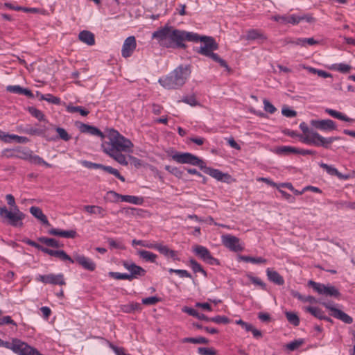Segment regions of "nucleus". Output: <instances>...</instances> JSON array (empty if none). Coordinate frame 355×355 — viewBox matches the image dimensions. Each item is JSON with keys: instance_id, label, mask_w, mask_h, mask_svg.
Listing matches in <instances>:
<instances>
[{"instance_id": "nucleus-1", "label": "nucleus", "mask_w": 355, "mask_h": 355, "mask_svg": "<svg viewBox=\"0 0 355 355\" xmlns=\"http://www.w3.org/2000/svg\"><path fill=\"white\" fill-rule=\"evenodd\" d=\"M194 33L175 28L166 24L153 32L152 38L155 39L157 44L166 49H185V41L196 40Z\"/></svg>"}, {"instance_id": "nucleus-2", "label": "nucleus", "mask_w": 355, "mask_h": 355, "mask_svg": "<svg viewBox=\"0 0 355 355\" xmlns=\"http://www.w3.org/2000/svg\"><path fill=\"white\" fill-rule=\"evenodd\" d=\"M171 158L179 164H187L192 166H197L201 170H203L204 173L219 181H223L224 178L230 177L227 173H224L218 169L207 167L202 159L190 153L175 152L171 155Z\"/></svg>"}, {"instance_id": "nucleus-3", "label": "nucleus", "mask_w": 355, "mask_h": 355, "mask_svg": "<svg viewBox=\"0 0 355 355\" xmlns=\"http://www.w3.org/2000/svg\"><path fill=\"white\" fill-rule=\"evenodd\" d=\"M6 200L9 206L12 207L8 209L6 206L0 207V218L1 222L7 225L15 228H21L24 226L23 220L26 214L20 211L16 205L15 199L12 194H7Z\"/></svg>"}, {"instance_id": "nucleus-4", "label": "nucleus", "mask_w": 355, "mask_h": 355, "mask_svg": "<svg viewBox=\"0 0 355 355\" xmlns=\"http://www.w3.org/2000/svg\"><path fill=\"white\" fill-rule=\"evenodd\" d=\"M191 73L190 64H180L165 77L159 79V84L167 89H180Z\"/></svg>"}, {"instance_id": "nucleus-5", "label": "nucleus", "mask_w": 355, "mask_h": 355, "mask_svg": "<svg viewBox=\"0 0 355 355\" xmlns=\"http://www.w3.org/2000/svg\"><path fill=\"white\" fill-rule=\"evenodd\" d=\"M108 142H103L101 145L103 152H128L133 147L131 141L121 135L118 131L110 129L108 132Z\"/></svg>"}, {"instance_id": "nucleus-6", "label": "nucleus", "mask_w": 355, "mask_h": 355, "mask_svg": "<svg viewBox=\"0 0 355 355\" xmlns=\"http://www.w3.org/2000/svg\"><path fill=\"white\" fill-rule=\"evenodd\" d=\"M197 37L196 40H191V42H197L201 41L203 42V45L200 46V49L197 52L201 55L211 58L215 62H218L222 67L226 68L230 70V68L225 60L220 58L217 53L213 51L218 49V44L216 42L215 40L212 37L209 36H200L197 33H194Z\"/></svg>"}, {"instance_id": "nucleus-7", "label": "nucleus", "mask_w": 355, "mask_h": 355, "mask_svg": "<svg viewBox=\"0 0 355 355\" xmlns=\"http://www.w3.org/2000/svg\"><path fill=\"white\" fill-rule=\"evenodd\" d=\"M339 139H341L340 137H324L313 130L306 135L301 137V141L303 143L326 149H330L331 144Z\"/></svg>"}, {"instance_id": "nucleus-8", "label": "nucleus", "mask_w": 355, "mask_h": 355, "mask_svg": "<svg viewBox=\"0 0 355 355\" xmlns=\"http://www.w3.org/2000/svg\"><path fill=\"white\" fill-rule=\"evenodd\" d=\"M308 285L319 295H325L327 297H334L338 299L340 297V293L338 289L329 284L325 285L324 284L310 280L308 282Z\"/></svg>"}, {"instance_id": "nucleus-9", "label": "nucleus", "mask_w": 355, "mask_h": 355, "mask_svg": "<svg viewBox=\"0 0 355 355\" xmlns=\"http://www.w3.org/2000/svg\"><path fill=\"white\" fill-rule=\"evenodd\" d=\"M223 245L232 252H241L244 247L240 243V239L232 234H223L221 236Z\"/></svg>"}, {"instance_id": "nucleus-10", "label": "nucleus", "mask_w": 355, "mask_h": 355, "mask_svg": "<svg viewBox=\"0 0 355 355\" xmlns=\"http://www.w3.org/2000/svg\"><path fill=\"white\" fill-rule=\"evenodd\" d=\"M35 280L46 284L60 286H63L66 284L64 275L62 273L57 275L53 273H50L48 275H39L36 277Z\"/></svg>"}, {"instance_id": "nucleus-11", "label": "nucleus", "mask_w": 355, "mask_h": 355, "mask_svg": "<svg viewBox=\"0 0 355 355\" xmlns=\"http://www.w3.org/2000/svg\"><path fill=\"white\" fill-rule=\"evenodd\" d=\"M123 266L128 270L130 273L128 274L129 281H132L134 279H138L144 277L146 274V270L142 267L136 265L135 263L130 261H123L122 262Z\"/></svg>"}, {"instance_id": "nucleus-12", "label": "nucleus", "mask_w": 355, "mask_h": 355, "mask_svg": "<svg viewBox=\"0 0 355 355\" xmlns=\"http://www.w3.org/2000/svg\"><path fill=\"white\" fill-rule=\"evenodd\" d=\"M13 352L17 355H35L40 352L28 343L17 338Z\"/></svg>"}, {"instance_id": "nucleus-13", "label": "nucleus", "mask_w": 355, "mask_h": 355, "mask_svg": "<svg viewBox=\"0 0 355 355\" xmlns=\"http://www.w3.org/2000/svg\"><path fill=\"white\" fill-rule=\"evenodd\" d=\"M193 252L207 263L210 265H219V261L211 256L207 248L202 245H196L193 248Z\"/></svg>"}, {"instance_id": "nucleus-14", "label": "nucleus", "mask_w": 355, "mask_h": 355, "mask_svg": "<svg viewBox=\"0 0 355 355\" xmlns=\"http://www.w3.org/2000/svg\"><path fill=\"white\" fill-rule=\"evenodd\" d=\"M73 259L74 260V262H76L85 270L88 271H94L96 268L95 262L92 259L84 255L76 254L73 256Z\"/></svg>"}, {"instance_id": "nucleus-15", "label": "nucleus", "mask_w": 355, "mask_h": 355, "mask_svg": "<svg viewBox=\"0 0 355 355\" xmlns=\"http://www.w3.org/2000/svg\"><path fill=\"white\" fill-rule=\"evenodd\" d=\"M311 125L323 131L334 130L337 128L336 123L331 119L311 120Z\"/></svg>"}, {"instance_id": "nucleus-16", "label": "nucleus", "mask_w": 355, "mask_h": 355, "mask_svg": "<svg viewBox=\"0 0 355 355\" xmlns=\"http://www.w3.org/2000/svg\"><path fill=\"white\" fill-rule=\"evenodd\" d=\"M137 46L136 39L134 36L128 37L123 44L121 55L123 58H128L132 55Z\"/></svg>"}, {"instance_id": "nucleus-17", "label": "nucleus", "mask_w": 355, "mask_h": 355, "mask_svg": "<svg viewBox=\"0 0 355 355\" xmlns=\"http://www.w3.org/2000/svg\"><path fill=\"white\" fill-rule=\"evenodd\" d=\"M109 193L113 195L114 197H116L118 199H121V201L129 202L133 205H140L143 203L144 200L141 197H137L135 196H130V195H121L119 194L116 192L114 191H110Z\"/></svg>"}, {"instance_id": "nucleus-18", "label": "nucleus", "mask_w": 355, "mask_h": 355, "mask_svg": "<svg viewBox=\"0 0 355 355\" xmlns=\"http://www.w3.org/2000/svg\"><path fill=\"white\" fill-rule=\"evenodd\" d=\"M42 252L50 256L57 257L62 261H69L70 263H74V260L62 250H54L44 248V249H42Z\"/></svg>"}, {"instance_id": "nucleus-19", "label": "nucleus", "mask_w": 355, "mask_h": 355, "mask_svg": "<svg viewBox=\"0 0 355 355\" xmlns=\"http://www.w3.org/2000/svg\"><path fill=\"white\" fill-rule=\"evenodd\" d=\"M78 128L82 133H88L91 135H96L102 139L105 137V135L95 126L80 123Z\"/></svg>"}, {"instance_id": "nucleus-20", "label": "nucleus", "mask_w": 355, "mask_h": 355, "mask_svg": "<svg viewBox=\"0 0 355 355\" xmlns=\"http://www.w3.org/2000/svg\"><path fill=\"white\" fill-rule=\"evenodd\" d=\"M266 275L270 282L279 286H282L284 284L283 277L277 271L268 268L266 270Z\"/></svg>"}, {"instance_id": "nucleus-21", "label": "nucleus", "mask_w": 355, "mask_h": 355, "mask_svg": "<svg viewBox=\"0 0 355 355\" xmlns=\"http://www.w3.org/2000/svg\"><path fill=\"white\" fill-rule=\"evenodd\" d=\"M48 233L51 235L71 239L75 238L77 234L75 230H62L56 228L49 230Z\"/></svg>"}, {"instance_id": "nucleus-22", "label": "nucleus", "mask_w": 355, "mask_h": 355, "mask_svg": "<svg viewBox=\"0 0 355 355\" xmlns=\"http://www.w3.org/2000/svg\"><path fill=\"white\" fill-rule=\"evenodd\" d=\"M31 214L37 219L40 220L43 225L46 226H50V223L45 214H43L42 209L37 207H31L30 208Z\"/></svg>"}, {"instance_id": "nucleus-23", "label": "nucleus", "mask_w": 355, "mask_h": 355, "mask_svg": "<svg viewBox=\"0 0 355 355\" xmlns=\"http://www.w3.org/2000/svg\"><path fill=\"white\" fill-rule=\"evenodd\" d=\"M78 38L82 42L89 46H92L95 44L94 35L89 31H80L78 35Z\"/></svg>"}, {"instance_id": "nucleus-24", "label": "nucleus", "mask_w": 355, "mask_h": 355, "mask_svg": "<svg viewBox=\"0 0 355 355\" xmlns=\"http://www.w3.org/2000/svg\"><path fill=\"white\" fill-rule=\"evenodd\" d=\"M182 311L184 313H187L189 315L193 316L199 320H202L206 322H209V317L205 315L203 313H199L197 310L195 309L188 307V306H184L182 308Z\"/></svg>"}, {"instance_id": "nucleus-25", "label": "nucleus", "mask_w": 355, "mask_h": 355, "mask_svg": "<svg viewBox=\"0 0 355 355\" xmlns=\"http://www.w3.org/2000/svg\"><path fill=\"white\" fill-rule=\"evenodd\" d=\"M325 112L329 114L331 116L340 119L341 121H347V122H353L354 120L346 116L345 114L338 112L335 110L326 108Z\"/></svg>"}, {"instance_id": "nucleus-26", "label": "nucleus", "mask_w": 355, "mask_h": 355, "mask_svg": "<svg viewBox=\"0 0 355 355\" xmlns=\"http://www.w3.org/2000/svg\"><path fill=\"white\" fill-rule=\"evenodd\" d=\"M137 254L140 258L150 263H155L157 258V255L156 254L144 250H137Z\"/></svg>"}, {"instance_id": "nucleus-27", "label": "nucleus", "mask_w": 355, "mask_h": 355, "mask_svg": "<svg viewBox=\"0 0 355 355\" xmlns=\"http://www.w3.org/2000/svg\"><path fill=\"white\" fill-rule=\"evenodd\" d=\"M84 209L91 214H98L103 218L106 215V211L102 207L96 205H85Z\"/></svg>"}, {"instance_id": "nucleus-28", "label": "nucleus", "mask_w": 355, "mask_h": 355, "mask_svg": "<svg viewBox=\"0 0 355 355\" xmlns=\"http://www.w3.org/2000/svg\"><path fill=\"white\" fill-rule=\"evenodd\" d=\"M331 315L343 321L345 324H349L353 322V318L340 309H338L335 313H331Z\"/></svg>"}, {"instance_id": "nucleus-29", "label": "nucleus", "mask_w": 355, "mask_h": 355, "mask_svg": "<svg viewBox=\"0 0 355 355\" xmlns=\"http://www.w3.org/2000/svg\"><path fill=\"white\" fill-rule=\"evenodd\" d=\"M105 153L121 165L127 166L128 164V162L126 160V157L123 154H122L121 152H112Z\"/></svg>"}, {"instance_id": "nucleus-30", "label": "nucleus", "mask_w": 355, "mask_h": 355, "mask_svg": "<svg viewBox=\"0 0 355 355\" xmlns=\"http://www.w3.org/2000/svg\"><path fill=\"white\" fill-rule=\"evenodd\" d=\"M239 260L243 261L247 263L250 262L252 263H266L267 262V260L266 259L261 257H252L245 256V255H239Z\"/></svg>"}, {"instance_id": "nucleus-31", "label": "nucleus", "mask_w": 355, "mask_h": 355, "mask_svg": "<svg viewBox=\"0 0 355 355\" xmlns=\"http://www.w3.org/2000/svg\"><path fill=\"white\" fill-rule=\"evenodd\" d=\"M303 19H306L307 21L310 22L312 21L313 18L311 17H300L295 15H288L287 24L295 25L299 24Z\"/></svg>"}, {"instance_id": "nucleus-32", "label": "nucleus", "mask_w": 355, "mask_h": 355, "mask_svg": "<svg viewBox=\"0 0 355 355\" xmlns=\"http://www.w3.org/2000/svg\"><path fill=\"white\" fill-rule=\"evenodd\" d=\"M55 131L58 133L56 138H51V140H55L56 139H60L64 141H68L71 139V137L68 134L65 129L60 127H56Z\"/></svg>"}, {"instance_id": "nucleus-33", "label": "nucleus", "mask_w": 355, "mask_h": 355, "mask_svg": "<svg viewBox=\"0 0 355 355\" xmlns=\"http://www.w3.org/2000/svg\"><path fill=\"white\" fill-rule=\"evenodd\" d=\"M37 239L40 242L46 245L49 247H52V248H55L60 247L58 241H57L55 239L42 236V237H39Z\"/></svg>"}, {"instance_id": "nucleus-34", "label": "nucleus", "mask_w": 355, "mask_h": 355, "mask_svg": "<svg viewBox=\"0 0 355 355\" xmlns=\"http://www.w3.org/2000/svg\"><path fill=\"white\" fill-rule=\"evenodd\" d=\"M122 310L125 313H132L141 311V305L138 302H131L123 306Z\"/></svg>"}, {"instance_id": "nucleus-35", "label": "nucleus", "mask_w": 355, "mask_h": 355, "mask_svg": "<svg viewBox=\"0 0 355 355\" xmlns=\"http://www.w3.org/2000/svg\"><path fill=\"white\" fill-rule=\"evenodd\" d=\"M305 311L306 312L310 313L316 318H318L320 320H322V318H324V313L320 308L313 306H306L305 307Z\"/></svg>"}, {"instance_id": "nucleus-36", "label": "nucleus", "mask_w": 355, "mask_h": 355, "mask_svg": "<svg viewBox=\"0 0 355 355\" xmlns=\"http://www.w3.org/2000/svg\"><path fill=\"white\" fill-rule=\"evenodd\" d=\"M28 161L31 164H37V165H44L46 167H51V164L47 163L45 162L42 157L37 155H32V152L31 153L30 157L28 159Z\"/></svg>"}, {"instance_id": "nucleus-37", "label": "nucleus", "mask_w": 355, "mask_h": 355, "mask_svg": "<svg viewBox=\"0 0 355 355\" xmlns=\"http://www.w3.org/2000/svg\"><path fill=\"white\" fill-rule=\"evenodd\" d=\"M182 343H194V344H207L209 343V340L205 337L199 336L197 338H191L187 337L183 338Z\"/></svg>"}, {"instance_id": "nucleus-38", "label": "nucleus", "mask_w": 355, "mask_h": 355, "mask_svg": "<svg viewBox=\"0 0 355 355\" xmlns=\"http://www.w3.org/2000/svg\"><path fill=\"white\" fill-rule=\"evenodd\" d=\"M189 265L194 272H201L205 277L207 276V272L202 268L201 265L198 263L195 259H189Z\"/></svg>"}, {"instance_id": "nucleus-39", "label": "nucleus", "mask_w": 355, "mask_h": 355, "mask_svg": "<svg viewBox=\"0 0 355 355\" xmlns=\"http://www.w3.org/2000/svg\"><path fill=\"white\" fill-rule=\"evenodd\" d=\"M66 109L68 112H70V113L79 112L83 116H87L89 112L88 110L83 108L80 106L68 105Z\"/></svg>"}, {"instance_id": "nucleus-40", "label": "nucleus", "mask_w": 355, "mask_h": 355, "mask_svg": "<svg viewBox=\"0 0 355 355\" xmlns=\"http://www.w3.org/2000/svg\"><path fill=\"white\" fill-rule=\"evenodd\" d=\"M286 317L287 320L292 324L293 325L297 327L300 324V318L298 315L293 313V312H289L286 311L285 313Z\"/></svg>"}, {"instance_id": "nucleus-41", "label": "nucleus", "mask_w": 355, "mask_h": 355, "mask_svg": "<svg viewBox=\"0 0 355 355\" xmlns=\"http://www.w3.org/2000/svg\"><path fill=\"white\" fill-rule=\"evenodd\" d=\"M28 110L29 113L33 116H34L35 118H36L39 121H44L45 120V116L43 114V112L42 111L37 110V108H35L34 107H28Z\"/></svg>"}, {"instance_id": "nucleus-42", "label": "nucleus", "mask_w": 355, "mask_h": 355, "mask_svg": "<svg viewBox=\"0 0 355 355\" xmlns=\"http://www.w3.org/2000/svg\"><path fill=\"white\" fill-rule=\"evenodd\" d=\"M31 151L30 150H24L21 148H17V154L15 158H19L24 160H28L30 157Z\"/></svg>"}, {"instance_id": "nucleus-43", "label": "nucleus", "mask_w": 355, "mask_h": 355, "mask_svg": "<svg viewBox=\"0 0 355 355\" xmlns=\"http://www.w3.org/2000/svg\"><path fill=\"white\" fill-rule=\"evenodd\" d=\"M22 132L28 135L37 136H40L44 134V130L37 128H33L31 126L26 127L25 128L23 129Z\"/></svg>"}, {"instance_id": "nucleus-44", "label": "nucleus", "mask_w": 355, "mask_h": 355, "mask_svg": "<svg viewBox=\"0 0 355 355\" xmlns=\"http://www.w3.org/2000/svg\"><path fill=\"white\" fill-rule=\"evenodd\" d=\"M337 209L349 208L355 210V202L349 201H336L334 202Z\"/></svg>"}, {"instance_id": "nucleus-45", "label": "nucleus", "mask_w": 355, "mask_h": 355, "mask_svg": "<svg viewBox=\"0 0 355 355\" xmlns=\"http://www.w3.org/2000/svg\"><path fill=\"white\" fill-rule=\"evenodd\" d=\"M259 38H265L263 35L257 30L252 29L248 31L246 39L248 40H254Z\"/></svg>"}, {"instance_id": "nucleus-46", "label": "nucleus", "mask_w": 355, "mask_h": 355, "mask_svg": "<svg viewBox=\"0 0 355 355\" xmlns=\"http://www.w3.org/2000/svg\"><path fill=\"white\" fill-rule=\"evenodd\" d=\"M165 169L168 171L170 173L173 174L178 178H182L183 175V172L176 166H172L169 165L165 166Z\"/></svg>"}, {"instance_id": "nucleus-47", "label": "nucleus", "mask_w": 355, "mask_h": 355, "mask_svg": "<svg viewBox=\"0 0 355 355\" xmlns=\"http://www.w3.org/2000/svg\"><path fill=\"white\" fill-rule=\"evenodd\" d=\"M209 322H213L216 324H228L230 320L227 316L216 315L215 317L209 318Z\"/></svg>"}, {"instance_id": "nucleus-48", "label": "nucleus", "mask_w": 355, "mask_h": 355, "mask_svg": "<svg viewBox=\"0 0 355 355\" xmlns=\"http://www.w3.org/2000/svg\"><path fill=\"white\" fill-rule=\"evenodd\" d=\"M107 242L108 243L110 248L111 249H121V250L125 249V246L123 245V244L121 242L116 241L114 239H113L112 238H107Z\"/></svg>"}, {"instance_id": "nucleus-49", "label": "nucleus", "mask_w": 355, "mask_h": 355, "mask_svg": "<svg viewBox=\"0 0 355 355\" xmlns=\"http://www.w3.org/2000/svg\"><path fill=\"white\" fill-rule=\"evenodd\" d=\"M304 343L303 339H297L294 340L293 341L288 343L286 347L290 351H294L297 349L299 347H300Z\"/></svg>"}, {"instance_id": "nucleus-50", "label": "nucleus", "mask_w": 355, "mask_h": 355, "mask_svg": "<svg viewBox=\"0 0 355 355\" xmlns=\"http://www.w3.org/2000/svg\"><path fill=\"white\" fill-rule=\"evenodd\" d=\"M297 152H298V148H295V147H292V146H281L277 150V153H285V154L294 153V154H297Z\"/></svg>"}, {"instance_id": "nucleus-51", "label": "nucleus", "mask_w": 355, "mask_h": 355, "mask_svg": "<svg viewBox=\"0 0 355 355\" xmlns=\"http://www.w3.org/2000/svg\"><path fill=\"white\" fill-rule=\"evenodd\" d=\"M105 171L108 173L114 175L116 178L119 179L121 182H125V178L120 174V173L119 172L118 170H116V168H114L113 167H112L110 166H107L106 168H105Z\"/></svg>"}, {"instance_id": "nucleus-52", "label": "nucleus", "mask_w": 355, "mask_h": 355, "mask_svg": "<svg viewBox=\"0 0 355 355\" xmlns=\"http://www.w3.org/2000/svg\"><path fill=\"white\" fill-rule=\"evenodd\" d=\"M168 272L170 273H175L178 275L180 277H187V278H191V275L186 270H181V269H173L170 268L168 270Z\"/></svg>"}, {"instance_id": "nucleus-53", "label": "nucleus", "mask_w": 355, "mask_h": 355, "mask_svg": "<svg viewBox=\"0 0 355 355\" xmlns=\"http://www.w3.org/2000/svg\"><path fill=\"white\" fill-rule=\"evenodd\" d=\"M319 165L321 168L324 169L329 175L336 176L338 170L335 167L323 162L320 163Z\"/></svg>"}, {"instance_id": "nucleus-54", "label": "nucleus", "mask_w": 355, "mask_h": 355, "mask_svg": "<svg viewBox=\"0 0 355 355\" xmlns=\"http://www.w3.org/2000/svg\"><path fill=\"white\" fill-rule=\"evenodd\" d=\"M161 301V298L152 296L142 299V303L145 305H154Z\"/></svg>"}, {"instance_id": "nucleus-55", "label": "nucleus", "mask_w": 355, "mask_h": 355, "mask_svg": "<svg viewBox=\"0 0 355 355\" xmlns=\"http://www.w3.org/2000/svg\"><path fill=\"white\" fill-rule=\"evenodd\" d=\"M198 352L200 355H216L217 352L214 348L198 347Z\"/></svg>"}, {"instance_id": "nucleus-56", "label": "nucleus", "mask_w": 355, "mask_h": 355, "mask_svg": "<svg viewBox=\"0 0 355 355\" xmlns=\"http://www.w3.org/2000/svg\"><path fill=\"white\" fill-rule=\"evenodd\" d=\"M109 277L115 279H127L129 280L128 273H120L118 272H110L108 273Z\"/></svg>"}, {"instance_id": "nucleus-57", "label": "nucleus", "mask_w": 355, "mask_h": 355, "mask_svg": "<svg viewBox=\"0 0 355 355\" xmlns=\"http://www.w3.org/2000/svg\"><path fill=\"white\" fill-rule=\"evenodd\" d=\"M248 277L252 284L258 285L261 286L262 289L266 290V284L263 281H261V279L256 277H253L252 275H248Z\"/></svg>"}, {"instance_id": "nucleus-58", "label": "nucleus", "mask_w": 355, "mask_h": 355, "mask_svg": "<svg viewBox=\"0 0 355 355\" xmlns=\"http://www.w3.org/2000/svg\"><path fill=\"white\" fill-rule=\"evenodd\" d=\"M263 103L264 105V110L266 112H269L270 114H273L277 110L275 107L272 104H271L270 102L267 99H264Z\"/></svg>"}, {"instance_id": "nucleus-59", "label": "nucleus", "mask_w": 355, "mask_h": 355, "mask_svg": "<svg viewBox=\"0 0 355 355\" xmlns=\"http://www.w3.org/2000/svg\"><path fill=\"white\" fill-rule=\"evenodd\" d=\"M12 140H15L18 144H26L29 141V139L27 137L17 135H11L10 142Z\"/></svg>"}, {"instance_id": "nucleus-60", "label": "nucleus", "mask_w": 355, "mask_h": 355, "mask_svg": "<svg viewBox=\"0 0 355 355\" xmlns=\"http://www.w3.org/2000/svg\"><path fill=\"white\" fill-rule=\"evenodd\" d=\"M3 324H12L17 327V323L9 315L3 316L0 318V326Z\"/></svg>"}, {"instance_id": "nucleus-61", "label": "nucleus", "mask_w": 355, "mask_h": 355, "mask_svg": "<svg viewBox=\"0 0 355 355\" xmlns=\"http://www.w3.org/2000/svg\"><path fill=\"white\" fill-rule=\"evenodd\" d=\"M182 101L191 106H196V105H198V101H196L193 95L183 97Z\"/></svg>"}, {"instance_id": "nucleus-62", "label": "nucleus", "mask_w": 355, "mask_h": 355, "mask_svg": "<svg viewBox=\"0 0 355 355\" xmlns=\"http://www.w3.org/2000/svg\"><path fill=\"white\" fill-rule=\"evenodd\" d=\"M23 242L30 246L34 247V248H37V250H41L42 252V249H44V247H43L42 245L38 244L35 241H33L29 239H24L23 240Z\"/></svg>"}, {"instance_id": "nucleus-63", "label": "nucleus", "mask_w": 355, "mask_h": 355, "mask_svg": "<svg viewBox=\"0 0 355 355\" xmlns=\"http://www.w3.org/2000/svg\"><path fill=\"white\" fill-rule=\"evenodd\" d=\"M46 101L54 105H59L60 103V98L51 94H46Z\"/></svg>"}, {"instance_id": "nucleus-64", "label": "nucleus", "mask_w": 355, "mask_h": 355, "mask_svg": "<svg viewBox=\"0 0 355 355\" xmlns=\"http://www.w3.org/2000/svg\"><path fill=\"white\" fill-rule=\"evenodd\" d=\"M171 250L167 245H164L162 243H160L157 250V251L165 257H168V253H170Z\"/></svg>"}]
</instances>
